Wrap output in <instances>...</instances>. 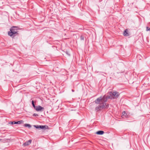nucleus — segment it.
Masks as SVG:
<instances>
[{
  "mask_svg": "<svg viewBox=\"0 0 150 150\" xmlns=\"http://www.w3.org/2000/svg\"><path fill=\"white\" fill-rule=\"evenodd\" d=\"M120 94L115 91L110 92L107 96H104L103 97H100L97 99L95 102L97 104H99L96 108L97 111L101 110L103 109L107 108L108 104L106 103L108 99H113L117 98L119 96Z\"/></svg>",
  "mask_w": 150,
  "mask_h": 150,
  "instance_id": "nucleus-1",
  "label": "nucleus"
},
{
  "mask_svg": "<svg viewBox=\"0 0 150 150\" xmlns=\"http://www.w3.org/2000/svg\"><path fill=\"white\" fill-rule=\"evenodd\" d=\"M17 27L13 26L10 29V31L8 32V35L12 38H13L18 35L17 31Z\"/></svg>",
  "mask_w": 150,
  "mask_h": 150,
  "instance_id": "nucleus-2",
  "label": "nucleus"
},
{
  "mask_svg": "<svg viewBox=\"0 0 150 150\" xmlns=\"http://www.w3.org/2000/svg\"><path fill=\"white\" fill-rule=\"evenodd\" d=\"M48 128V127L46 125H38V130L40 129H42L43 130H45Z\"/></svg>",
  "mask_w": 150,
  "mask_h": 150,
  "instance_id": "nucleus-3",
  "label": "nucleus"
},
{
  "mask_svg": "<svg viewBox=\"0 0 150 150\" xmlns=\"http://www.w3.org/2000/svg\"><path fill=\"white\" fill-rule=\"evenodd\" d=\"M23 122V121L22 120H20L18 122H9V124L11 125L15 124H20L21 123H22Z\"/></svg>",
  "mask_w": 150,
  "mask_h": 150,
  "instance_id": "nucleus-4",
  "label": "nucleus"
},
{
  "mask_svg": "<svg viewBox=\"0 0 150 150\" xmlns=\"http://www.w3.org/2000/svg\"><path fill=\"white\" fill-rule=\"evenodd\" d=\"M31 141H32L31 140L27 141L23 144V145L24 146H26L28 145L31 143Z\"/></svg>",
  "mask_w": 150,
  "mask_h": 150,
  "instance_id": "nucleus-5",
  "label": "nucleus"
},
{
  "mask_svg": "<svg viewBox=\"0 0 150 150\" xmlns=\"http://www.w3.org/2000/svg\"><path fill=\"white\" fill-rule=\"evenodd\" d=\"M122 117L123 118L128 117V115H127L125 111H123L122 113Z\"/></svg>",
  "mask_w": 150,
  "mask_h": 150,
  "instance_id": "nucleus-6",
  "label": "nucleus"
},
{
  "mask_svg": "<svg viewBox=\"0 0 150 150\" xmlns=\"http://www.w3.org/2000/svg\"><path fill=\"white\" fill-rule=\"evenodd\" d=\"M44 110V108L40 106H38V111H43Z\"/></svg>",
  "mask_w": 150,
  "mask_h": 150,
  "instance_id": "nucleus-7",
  "label": "nucleus"
},
{
  "mask_svg": "<svg viewBox=\"0 0 150 150\" xmlns=\"http://www.w3.org/2000/svg\"><path fill=\"white\" fill-rule=\"evenodd\" d=\"M104 132L102 131H99L97 132L96 133L98 134L102 135L104 134Z\"/></svg>",
  "mask_w": 150,
  "mask_h": 150,
  "instance_id": "nucleus-8",
  "label": "nucleus"
},
{
  "mask_svg": "<svg viewBox=\"0 0 150 150\" xmlns=\"http://www.w3.org/2000/svg\"><path fill=\"white\" fill-rule=\"evenodd\" d=\"M125 36H128L129 35L128 33V31L127 29H126L124 32L123 34Z\"/></svg>",
  "mask_w": 150,
  "mask_h": 150,
  "instance_id": "nucleus-9",
  "label": "nucleus"
},
{
  "mask_svg": "<svg viewBox=\"0 0 150 150\" xmlns=\"http://www.w3.org/2000/svg\"><path fill=\"white\" fill-rule=\"evenodd\" d=\"M32 105L33 106V107L34 108H35V109L37 110V111H38V107L37 106H36L35 107L34 104V101H32Z\"/></svg>",
  "mask_w": 150,
  "mask_h": 150,
  "instance_id": "nucleus-10",
  "label": "nucleus"
},
{
  "mask_svg": "<svg viewBox=\"0 0 150 150\" xmlns=\"http://www.w3.org/2000/svg\"><path fill=\"white\" fill-rule=\"evenodd\" d=\"M24 126L25 127H28L29 128L31 127V126L30 125L27 124H25L24 125Z\"/></svg>",
  "mask_w": 150,
  "mask_h": 150,
  "instance_id": "nucleus-11",
  "label": "nucleus"
},
{
  "mask_svg": "<svg viewBox=\"0 0 150 150\" xmlns=\"http://www.w3.org/2000/svg\"><path fill=\"white\" fill-rule=\"evenodd\" d=\"M80 39L81 40H84V37L83 36L81 35L80 36Z\"/></svg>",
  "mask_w": 150,
  "mask_h": 150,
  "instance_id": "nucleus-12",
  "label": "nucleus"
},
{
  "mask_svg": "<svg viewBox=\"0 0 150 150\" xmlns=\"http://www.w3.org/2000/svg\"><path fill=\"white\" fill-rule=\"evenodd\" d=\"M150 30V28H149L148 27H147L146 30L148 31Z\"/></svg>",
  "mask_w": 150,
  "mask_h": 150,
  "instance_id": "nucleus-13",
  "label": "nucleus"
},
{
  "mask_svg": "<svg viewBox=\"0 0 150 150\" xmlns=\"http://www.w3.org/2000/svg\"><path fill=\"white\" fill-rule=\"evenodd\" d=\"M34 127H35L36 128H38V126L34 125Z\"/></svg>",
  "mask_w": 150,
  "mask_h": 150,
  "instance_id": "nucleus-14",
  "label": "nucleus"
},
{
  "mask_svg": "<svg viewBox=\"0 0 150 150\" xmlns=\"http://www.w3.org/2000/svg\"><path fill=\"white\" fill-rule=\"evenodd\" d=\"M36 115H37V114H34L33 115L34 116H36Z\"/></svg>",
  "mask_w": 150,
  "mask_h": 150,
  "instance_id": "nucleus-15",
  "label": "nucleus"
},
{
  "mask_svg": "<svg viewBox=\"0 0 150 150\" xmlns=\"http://www.w3.org/2000/svg\"><path fill=\"white\" fill-rule=\"evenodd\" d=\"M140 56L139 55H138L137 56V57H140Z\"/></svg>",
  "mask_w": 150,
  "mask_h": 150,
  "instance_id": "nucleus-16",
  "label": "nucleus"
},
{
  "mask_svg": "<svg viewBox=\"0 0 150 150\" xmlns=\"http://www.w3.org/2000/svg\"><path fill=\"white\" fill-rule=\"evenodd\" d=\"M71 91H72L73 92H74V90L72 89V90H71Z\"/></svg>",
  "mask_w": 150,
  "mask_h": 150,
  "instance_id": "nucleus-17",
  "label": "nucleus"
},
{
  "mask_svg": "<svg viewBox=\"0 0 150 150\" xmlns=\"http://www.w3.org/2000/svg\"><path fill=\"white\" fill-rule=\"evenodd\" d=\"M139 59H141V58H140V57H139Z\"/></svg>",
  "mask_w": 150,
  "mask_h": 150,
  "instance_id": "nucleus-18",
  "label": "nucleus"
},
{
  "mask_svg": "<svg viewBox=\"0 0 150 150\" xmlns=\"http://www.w3.org/2000/svg\"><path fill=\"white\" fill-rule=\"evenodd\" d=\"M1 140V139H0V140Z\"/></svg>",
  "mask_w": 150,
  "mask_h": 150,
  "instance_id": "nucleus-19",
  "label": "nucleus"
}]
</instances>
